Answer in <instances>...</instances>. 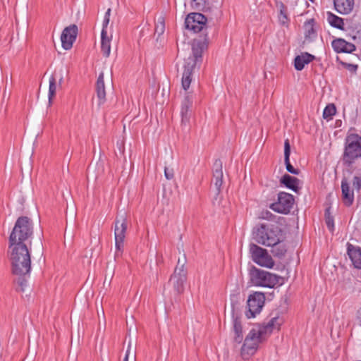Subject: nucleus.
Returning <instances> with one entry per match:
<instances>
[{"label": "nucleus", "instance_id": "nucleus-1", "mask_svg": "<svg viewBox=\"0 0 361 361\" xmlns=\"http://www.w3.org/2000/svg\"><path fill=\"white\" fill-rule=\"evenodd\" d=\"M8 252L12 273L19 276L29 274L31 269V259L27 245H9Z\"/></svg>", "mask_w": 361, "mask_h": 361}, {"label": "nucleus", "instance_id": "nucleus-36", "mask_svg": "<svg viewBox=\"0 0 361 361\" xmlns=\"http://www.w3.org/2000/svg\"><path fill=\"white\" fill-rule=\"evenodd\" d=\"M233 331L235 335L243 334V328L241 325V322L239 318L235 317L233 319Z\"/></svg>", "mask_w": 361, "mask_h": 361}, {"label": "nucleus", "instance_id": "nucleus-2", "mask_svg": "<svg viewBox=\"0 0 361 361\" xmlns=\"http://www.w3.org/2000/svg\"><path fill=\"white\" fill-rule=\"evenodd\" d=\"M192 56L185 59L183 64V72L182 74L181 83L185 90H187L190 85L192 74L198 62H202L203 54V39L201 38L194 39L191 43Z\"/></svg>", "mask_w": 361, "mask_h": 361}, {"label": "nucleus", "instance_id": "nucleus-37", "mask_svg": "<svg viewBox=\"0 0 361 361\" xmlns=\"http://www.w3.org/2000/svg\"><path fill=\"white\" fill-rule=\"evenodd\" d=\"M110 13H111V8H108L104 15L102 30H106V27L109 23Z\"/></svg>", "mask_w": 361, "mask_h": 361}, {"label": "nucleus", "instance_id": "nucleus-48", "mask_svg": "<svg viewBox=\"0 0 361 361\" xmlns=\"http://www.w3.org/2000/svg\"><path fill=\"white\" fill-rule=\"evenodd\" d=\"M204 47H205L207 46V44H208L207 39V34H205V33H204Z\"/></svg>", "mask_w": 361, "mask_h": 361}, {"label": "nucleus", "instance_id": "nucleus-9", "mask_svg": "<svg viewBox=\"0 0 361 361\" xmlns=\"http://www.w3.org/2000/svg\"><path fill=\"white\" fill-rule=\"evenodd\" d=\"M294 202V197L291 194L280 192L278 194L277 202L271 203L269 207L277 213L287 214L293 208Z\"/></svg>", "mask_w": 361, "mask_h": 361}, {"label": "nucleus", "instance_id": "nucleus-10", "mask_svg": "<svg viewBox=\"0 0 361 361\" xmlns=\"http://www.w3.org/2000/svg\"><path fill=\"white\" fill-rule=\"evenodd\" d=\"M250 251L252 260L255 263L268 268H271L274 266V262L265 249L252 243L250 245Z\"/></svg>", "mask_w": 361, "mask_h": 361}, {"label": "nucleus", "instance_id": "nucleus-13", "mask_svg": "<svg viewBox=\"0 0 361 361\" xmlns=\"http://www.w3.org/2000/svg\"><path fill=\"white\" fill-rule=\"evenodd\" d=\"M78 32V26L72 24L66 27L61 35L62 47L66 50L72 48L73 42L75 41Z\"/></svg>", "mask_w": 361, "mask_h": 361}, {"label": "nucleus", "instance_id": "nucleus-46", "mask_svg": "<svg viewBox=\"0 0 361 361\" xmlns=\"http://www.w3.org/2000/svg\"><path fill=\"white\" fill-rule=\"evenodd\" d=\"M60 78L59 79V85H61L63 81V73H62V70L60 71Z\"/></svg>", "mask_w": 361, "mask_h": 361}, {"label": "nucleus", "instance_id": "nucleus-26", "mask_svg": "<svg viewBox=\"0 0 361 361\" xmlns=\"http://www.w3.org/2000/svg\"><path fill=\"white\" fill-rule=\"evenodd\" d=\"M305 38L310 41H312L317 36V32L315 28V20L311 18L307 20L304 23Z\"/></svg>", "mask_w": 361, "mask_h": 361}, {"label": "nucleus", "instance_id": "nucleus-21", "mask_svg": "<svg viewBox=\"0 0 361 361\" xmlns=\"http://www.w3.org/2000/svg\"><path fill=\"white\" fill-rule=\"evenodd\" d=\"M335 9L341 14L350 13L354 7V0H334Z\"/></svg>", "mask_w": 361, "mask_h": 361}, {"label": "nucleus", "instance_id": "nucleus-17", "mask_svg": "<svg viewBox=\"0 0 361 361\" xmlns=\"http://www.w3.org/2000/svg\"><path fill=\"white\" fill-rule=\"evenodd\" d=\"M283 322V319L279 317L278 313H276L266 324L261 326L257 331L260 332V334L262 336L267 333L270 334L275 329H279Z\"/></svg>", "mask_w": 361, "mask_h": 361}, {"label": "nucleus", "instance_id": "nucleus-28", "mask_svg": "<svg viewBox=\"0 0 361 361\" xmlns=\"http://www.w3.org/2000/svg\"><path fill=\"white\" fill-rule=\"evenodd\" d=\"M281 237H279V240L274 245H271V252L274 257L281 258L285 256L287 252V247L283 240H281Z\"/></svg>", "mask_w": 361, "mask_h": 361}, {"label": "nucleus", "instance_id": "nucleus-14", "mask_svg": "<svg viewBox=\"0 0 361 361\" xmlns=\"http://www.w3.org/2000/svg\"><path fill=\"white\" fill-rule=\"evenodd\" d=\"M187 273L181 270L180 271H174L170 277L169 283L172 284L174 291L178 294L184 291L185 283L187 281Z\"/></svg>", "mask_w": 361, "mask_h": 361}, {"label": "nucleus", "instance_id": "nucleus-19", "mask_svg": "<svg viewBox=\"0 0 361 361\" xmlns=\"http://www.w3.org/2000/svg\"><path fill=\"white\" fill-rule=\"evenodd\" d=\"M331 45L334 51L337 53H352L355 50V46L350 42H348L343 39L338 38L334 39Z\"/></svg>", "mask_w": 361, "mask_h": 361}, {"label": "nucleus", "instance_id": "nucleus-24", "mask_svg": "<svg viewBox=\"0 0 361 361\" xmlns=\"http://www.w3.org/2000/svg\"><path fill=\"white\" fill-rule=\"evenodd\" d=\"M315 59V56L307 53H302L301 55L297 56L294 60V66L297 71H302L305 64H308Z\"/></svg>", "mask_w": 361, "mask_h": 361}, {"label": "nucleus", "instance_id": "nucleus-39", "mask_svg": "<svg viewBox=\"0 0 361 361\" xmlns=\"http://www.w3.org/2000/svg\"><path fill=\"white\" fill-rule=\"evenodd\" d=\"M164 176L167 180H171L174 177V171L172 168L164 167Z\"/></svg>", "mask_w": 361, "mask_h": 361}, {"label": "nucleus", "instance_id": "nucleus-43", "mask_svg": "<svg viewBox=\"0 0 361 361\" xmlns=\"http://www.w3.org/2000/svg\"><path fill=\"white\" fill-rule=\"evenodd\" d=\"M262 215H263L262 217L264 219H270L271 216H273V214L270 212H269V211H266V212H262Z\"/></svg>", "mask_w": 361, "mask_h": 361}, {"label": "nucleus", "instance_id": "nucleus-30", "mask_svg": "<svg viewBox=\"0 0 361 361\" xmlns=\"http://www.w3.org/2000/svg\"><path fill=\"white\" fill-rule=\"evenodd\" d=\"M276 7L279 11V20L281 25H288L290 21L287 6L281 1L276 2Z\"/></svg>", "mask_w": 361, "mask_h": 361}, {"label": "nucleus", "instance_id": "nucleus-47", "mask_svg": "<svg viewBox=\"0 0 361 361\" xmlns=\"http://www.w3.org/2000/svg\"><path fill=\"white\" fill-rule=\"evenodd\" d=\"M187 106H182V109H181V114H182V116H183L184 114H185V111L186 112L187 111Z\"/></svg>", "mask_w": 361, "mask_h": 361}, {"label": "nucleus", "instance_id": "nucleus-16", "mask_svg": "<svg viewBox=\"0 0 361 361\" xmlns=\"http://www.w3.org/2000/svg\"><path fill=\"white\" fill-rule=\"evenodd\" d=\"M347 254L354 267L361 269V247L348 243Z\"/></svg>", "mask_w": 361, "mask_h": 361}, {"label": "nucleus", "instance_id": "nucleus-32", "mask_svg": "<svg viewBox=\"0 0 361 361\" xmlns=\"http://www.w3.org/2000/svg\"><path fill=\"white\" fill-rule=\"evenodd\" d=\"M56 75H51L49 79V103L51 104L54 98L56 96Z\"/></svg>", "mask_w": 361, "mask_h": 361}, {"label": "nucleus", "instance_id": "nucleus-38", "mask_svg": "<svg viewBox=\"0 0 361 361\" xmlns=\"http://www.w3.org/2000/svg\"><path fill=\"white\" fill-rule=\"evenodd\" d=\"M203 3V0H192L191 1V8L194 10L202 11L201 8V6Z\"/></svg>", "mask_w": 361, "mask_h": 361}, {"label": "nucleus", "instance_id": "nucleus-31", "mask_svg": "<svg viewBox=\"0 0 361 361\" xmlns=\"http://www.w3.org/2000/svg\"><path fill=\"white\" fill-rule=\"evenodd\" d=\"M327 20L332 27L341 30H344V22L343 18L334 15L331 12H328Z\"/></svg>", "mask_w": 361, "mask_h": 361}, {"label": "nucleus", "instance_id": "nucleus-5", "mask_svg": "<svg viewBox=\"0 0 361 361\" xmlns=\"http://www.w3.org/2000/svg\"><path fill=\"white\" fill-rule=\"evenodd\" d=\"M250 282L255 286L273 288L284 283L283 277L267 271L252 267L249 271Z\"/></svg>", "mask_w": 361, "mask_h": 361}, {"label": "nucleus", "instance_id": "nucleus-40", "mask_svg": "<svg viewBox=\"0 0 361 361\" xmlns=\"http://www.w3.org/2000/svg\"><path fill=\"white\" fill-rule=\"evenodd\" d=\"M353 185L357 190H360L361 189V178L357 176H354Z\"/></svg>", "mask_w": 361, "mask_h": 361}, {"label": "nucleus", "instance_id": "nucleus-3", "mask_svg": "<svg viewBox=\"0 0 361 361\" xmlns=\"http://www.w3.org/2000/svg\"><path fill=\"white\" fill-rule=\"evenodd\" d=\"M357 159H361V136L351 133L345 137L341 161L345 167L351 168Z\"/></svg>", "mask_w": 361, "mask_h": 361}, {"label": "nucleus", "instance_id": "nucleus-33", "mask_svg": "<svg viewBox=\"0 0 361 361\" xmlns=\"http://www.w3.org/2000/svg\"><path fill=\"white\" fill-rule=\"evenodd\" d=\"M336 113V108L334 104L326 105L323 111V118L327 121L331 120L334 115Z\"/></svg>", "mask_w": 361, "mask_h": 361}, {"label": "nucleus", "instance_id": "nucleus-44", "mask_svg": "<svg viewBox=\"0 0 361 361\" xmlns=\"http://www.w3.org/2000/svg\"><path fill=\"white\" fill-rule=\"evenodd\" d=\"M234 341L237 343H240L242 342V341H243V334L235 335Z\"/></svg>", "mask_w": 361, "mask_h": 361}, {"label": "nucleus", "instance_id": "nucleus-35", "mask_svg": "<svg viewBox=\"0 0 361 361\" xmlns=\"http://www.w3.org/2000/svg\"><path fill=\"white\" fill-rule=\"evenodd\" d=\"M329 211H330V208H327L325 210V221H326L328 228L330 231H332L334 229V218L332 216H331Z\"/></svg>", "mask_w": 361, "mask_h": 361}, {"label": "nucleus", "instance_id": "nucleus-41", "mask_svg": "<svg viewBox=\"0 0 361 361\" xmlns=\"http://www.w3.org/2000/svg\"><path fill=\"white\" fill-rule=\"evenodd\" d=\"M17 283L20 286V291L24 292L27 281L24 278H22V276H20L17 281Z\"/></svg>", "mask_w": 361, "mask_h": 361}, {"label": "nucleus", "instance_id": "nucleus-49", "mask_svg": "<svg viewBox=\"0 0 361 361\" xmlns=\"http://www.w3.org/2000/svg\"><path fill=\"white\" fill-rule=\"evenodd\" d=\"M358 319L360 322H361V310L359 312Z\"/></svg>", "mask_w": 361, "mask_h": 361}, {"label": "nucleus", "instance_id": "nucleus-15", "mask_svg": "<svg viewBox=\"0 0 361 361\" xmlns=\"http://www.w3.org/2000/svg\"><path fill=\"white\" fill-rule=\"evenodd\" d=\"M212 183L216 188V193L219 194L221 190L223 184V166L220 159H216L212 166Z\"/></svg>", "mask_w": 361, "mask_h": 361}, {"label": "nucleus", "instance_id": "nucleus-22", "mask_svg": "<svg viewBox=\"0 0 361 361\" xmlns=\"http://www.w3.org/2000/svg\"><path fill=\"white\" fill-rule=\"evenodd\" d=\"M95 90L99 102V105L103 104L106 102V90L103 73H100L98 76L96 82Z\"/></svg>", "mask_w": 361, "mask_h": 361}, {"label": "nucleus", "instance_id": "nucleus-27", "mask_svg": "<svg viewBox=\"0 0 361 361\" xmlns=\"http://www.w3.org/2000/svg\"><path fill=\"white\" fill-rule=\"evenodd\" d=\"M209 0H204V29L207 28V23L213 20V16L219 12L216 5L212 4L207 6L209 4Z\"/></svg>", "mask_w": 361, "mask_h": 361}, {"label": "nucleus", "instance_id": "nucleus-4", "mask_svg": "<svg viewBox=\"0 0 361 361\" xmlns=\"http://www.w3.org/2000/svg\"><path fill=\"white\" fill-rule=\"evenodd\" d=\"M33 233V228L31 220L27 216H20L18 218L15 226L11 231L8 244L13 245H26L27 241Z\"/></svg>", "mask_w": 361, "mask_h": 361}, {"label": "nucleus", "instance_id": "nucleus-7", "mask_svg": "<svg viewBox=\"0 0 361 361\" xmlns=\"http://www.w3.org/2000/svg\"><path fill=\"white\" fill-rule=\"evenodd\" d=\"M128 228V220L126 214L117 216L115 220L114 237L116 253L115 257L121 255L123 249L126 233Z\"/></svg>", "mask_w": 361, "mask_h": 361}, {"label": "nucleus", "instance_id": "nucleus-42", "mask_svg": "<svg viewBox=\"0 0 361 361\" xmlns=\"http://www.w3.org/2000/svg\"><path fill=\"white\" fill-rule=\"evenodd\" d=\"M165 29V25L164 23H161L160 25L156 26L155 32H158L159 35H161Z\"/></svg>", "mask_w": 361, "mask_h": 361}, {"label": "nucleus", "instance_id": "nucleus-29", "mask_svg": "<svg viewBox=\"0 0 361 361\" xmlns=\"http://www.w3.org/2000/svg\"><path fill=\"white\" fill-rule=\"evenodd\" d=\"M111 37L107 36L106 30H102L101 32V49L103 55L108 57L111 52Z\"/></svg>", "mask_w": 361, "mask_h": 361}, {"label": "nucleus", "instance_id": "nucleus-18", "mask_svg": "<svg viewBox=\"0 0 361 361\" xmlns=\"http://www.w3.org/2000/svg\"><path fill=\"white\" fill-rule=\"evenodd\" d=\"M283 322V319L279 317L278 313H276L266 324L261 326L257 331L260 332V334L262 336L267 333L270 334L275 329H279Z\"/></svg>", "mask_w": 361, "mask_h": 361}, {"label": "nucleus", "instance_id": "nucleus-11", "mask_svg": "<svg viewBox=\"0 0 361 361\" xmlns=\"http://www.w3.org/2000/svg\"><path fill=\"white\" fill-rule=\"evenodd\" d=\"M265 296L261 292H255L250 295L247 300L248 311L246 312L247 318L255 317L259 313L264 305Z\"/></svg>", "mask_w": 361, "mask_h": 361}, {"label": "nucleus", "instance_id": "nucleus-8", "mask_svg": "<svg viewBox=\"0 0 361 361\" xmlns=\"http://www.w3.org/2000/svg\"><path fill=\"white\" fill-rule=\"evenodd\" d=\"M262 336L257 329H252L250 330L241 348V355L243 359H248L255 353L259 343L262 341Z\"/></svg>", "mask_w": 361, "mask_h": 361}, {"label": "nucleus", "instance_id": "nucleus-6", "mask_svg": "<svg viewBox=\"0 0 361 361\" xmlns=\"http://www.w3.org/2000/svg\"><path fill=\"white\" fill-rule=\"evenodd\" d=\"M281 232L279 226L262 224L254 228L253 238L259 244L269 247L278 242Z\"/></svg>", "mask_w": 361, "mask_h": 361}, {"label": "nucleus", "instance_id": "nucleus-23", "mask_svg": "<svg viewBox=\"0 0 361 361\" xmlns=\"http://www.w3.org/2000/svg\"><path fill=\"white\" fill-rule=\"evenodd\" d=\"M290 145L289 140L286 139L284 142V162L286 165V170L295 175H298L300 173V170L298 169H295L290 162Z\"/></svg>", "mask_w": 361, "mask_h": 361}, {"label": "nucleus", "instance_id": "nucleus-45", "mask_svg": "<svg viewBox=\"0 0 361 361\" xmlns=\"http://www.w3.org/2000/svg\"><path fill=\"white\" fill-rule=\"evenodd\" d=\"M130 346L128 345V350L126 351V355H125V357L123 359V361H128V357H129V353H130Z\"/></svg>", "mask_w": 361, "mask_h": 361}, {"label": "nucleus", "instance_id": "nucleus-20", "mask_svg": "<svg viewBox=\"0 0 361 361\" xmlns=\"http://www.w3.org/2000/svg\"><path fill=\"white\" fill-rule=\"evenodd\" d=\"M342 200L347 207L350 206L354 201L353 190H350L347 178H343L341 180Z\"/></svg>", "mask_w": 361, "mask_h": 361}, {"label": "nucleus", "instance_id": "nucleus-12", "mask_svg": "<svg viewBox=\"0 0 361 361\" xmlns=\"http://www.w3.org/2000/svg\"><path fill=\"white\" fill-rule=\"evenodd\" d=\"M184 26L193 34L200 33L203 30V14L199 12L188 13L185 18Z\"/></svg>", "mask_w": 361, "mask_h": 361}, {"label": "nucleus", "instance_id": "nucleus-34", "mask_svg": "<svg viewBox=\"0 0 361 361\" xmlns=\"http://www.w3.org/2000/svg\"><path fill=\"white\" fill-rule=\"evenodd\" d=\"M187 262V259L185 253H183L181 257H179L178 259L177 264L174 269V271H178L180 270L184 272H188L187 269H185V266Z\"/></svg>", "mask_w": 361, "mask_h": 361}, {"label": "nucleus", "instance_id": "nucleus-25", "mask_svg": "<svg viewBox=\"0 0 361 361\" xmlns=\"http://www.w3.org/2000/svg\"><path fill=\"white\" fill-rule=\"evenodd\" d=\"M281 184L285 185L286 188L291 189L295 192L300 190L299 183L300 180L295 177L291 176L288 174H284L281 180Z\"/></svg>", "mask_w": 361, "mask_h": 361}]
</instances>
